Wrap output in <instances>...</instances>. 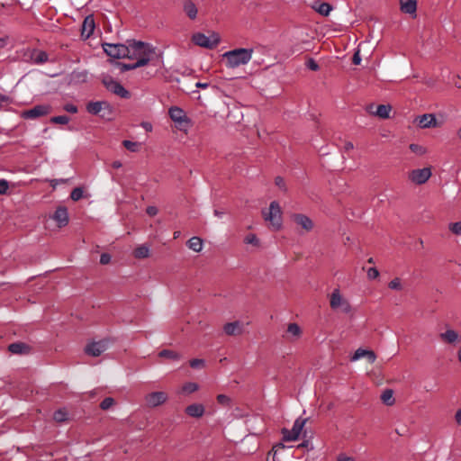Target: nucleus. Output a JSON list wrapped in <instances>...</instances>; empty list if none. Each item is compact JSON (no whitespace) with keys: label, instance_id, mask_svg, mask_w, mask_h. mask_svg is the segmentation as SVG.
Masks as SVG:
<instances>
[{"label":"nucleus","instance_id":"64","mask_svg":"<svg viewBox=\"0 0 461 461\" xmlns=\"http://www.w3.org/2000/svg\"><path fill=\"white\" fill-rule=\"evenodd\" d=\"M344 148H345L346 150H351L353 149V143L352 142H347L345 144Z\"/></svg>","mask_w":461,"mask_h":461},{"label":"nucleus","instance_id":"60","mask_svg":"<svg viewBox=\"0 0 461 461\" xmlns=\"http://www.w3.org/2000/svg\"><path fill=\"white\" fill-rule=\"evenodd\" d=\"M337 461H354L352 457L346 456H339L337 459Z\"/></svg>","mask_w":461,"mask_h":461},{"label":"nucleus","instance_id":"28","mask_svg":"<svg viewBox=\"0 0 461 461\" xmlns=\"http://www.w3.org/2000/svg\"><path fill=\"white\" fill-rule=\"evenodd\" d=\"M186 245L188 249L194 252H200L203 249V240L199 237L194 236L188 240Z\"/></svg>","mask_w":461,"mask_h":461},{"label":"nucleus","instance_id":"38","mask_svg":"<svg viewBox=\"0 0 461 461\" xmlns=\"http://www.w3.org/2000/svg\"><path fill=\"white\" fill-rule=\"evenodd\" d=\"M409 148L413 153L419 156H422L427 152L426 148L420 144L411 143Z\"/></svg>","mask_w":461,"mask_h":461},{"label":"nucleus","instance_id":"61","mask_svg":"<svg viewBox=\"0 0 461 461\" xmlns=\"http://www.w3.org/2000/svg\"><path fill=\"white\" fill-rule=\"evenodd\" d=\"M213 214L218 218H221L224 215V212L215 209Z\"/></svg>","mask_w":461,"mask_h":461},{"label":"nucleus","instance_id":"17","mask_svg":"<svg viewBox=\"0 0 461 461\" xmlns=\"http://www.w3.org/2000/svg\"><path fill=\"white\" fill-rule=\"evenodd\" d=\"M293 220L306 231H311L313 229V221L305 214L295 213L293 215Z\"/></svg>","mask_w":461,"mask_h":461},{"label":"nucleus","instance_id":"57","mask_svg":"<svg viewBox=\"0 0 461 461\" xmlns=\"http://www.w3.org/2000/svg\"><path fill=\"white\" fill-rule=\"evenodd\" d=\"M366 357L367 358V360H368L370 363H374V362L375 361V359H376V356H375V352H374V351H372V350H369V351H368V353H367V355H366Z\"/></svg>","mask_w":461,"mask_h":461},{"label":"nucleus","instance_id":"16","mask_svg":"<svg viewBox=\"0 0 461 461\" xmlns=\"http://www.w3.org/2000/svg\"><path fill=\"white\" fill-rule=\"evenodd\" d=\"M167 394L164 392H153L147 395L146 402L150 407H157L167 401Z\"/></svg>","mask_w":461,"mask_h":461},{"label":"nucleus","instance_id":"56","mask_svg":"<svg viewBox=\"0 0 461 461\" xmlns=\"http://www.w3.org/2000/svg\"><path fill=\"white\" fill-rule=\"evenodd\" d=\"M361 57H360V54H359V51H357L354 55H353V59H352V62L353 64L355 65H359L361 63Z\"/></svg>","mask_w":461,"mask_h":461},{"label":"nucleus","instance_id":"55","mask_svg":"<svg viewBox=\"0 0 461 461\" xmlns=\"http://www.w3.org/2000/svg\"><path fill=\"white\" fill-rule=\"evenodd\" d=\"M298 447H304L308 449H313V445L310 440H303L301 444L298 445Z\"/></svg>","mask_w":461,"mask_h":461},{"label":"nucleus","instance_id":"6","mask_svg":"<svg viewBox=\"0 0 461 461\" xmlns=\"http://www.w3.org/2000/svg\"><path fill=\"white\" fill-rule=\"evenodd\" d=\"M104 51L107 56L113 59H125L129 56L128 43H108L104 42L102 44Z\"/></svg>","mask_w":461,"mask_h":461},{"label":"nucleus","instance_id":"11","mask_svg":"<svg viewBox=\"0 0 461 461\" xmlns=\"http://www.w3.org/2000/svg\"><path fill=\"white\" fill-rule=\"evenodd\" d=\"M170 119L178 124L179 127L187 126L190 123L189 118L185 111L178 106H172L168 110Z\"/></svg>","mask_w":461,"mask_h":461},{"label":"nucleus","instance_id":"25","mask_svg":"<svg viewBox=\"0 0 461 461\" xmlns=\"http://www.w3.org/2000/svg\"><path fill=\"white\" fill-rule=\"evenodd\" d=\"M439 337L443 341L447 343L455 344L457 342L459 335L456 330L447 329L445 332L440 333Z\"/></svg>","mask_w":461,"mask_h":461},{"label":"nucleus","instance_id":"32","mask_svg":"<svg viewBox=\"0 0 461 461\" xmlns=\"http://www.w3.org/2000/svg\"><path fill=\"white\" fill-rule=\"evenodd\" d=\"M393 390L391 389H386L383 392L382 395H381V400L383 401L384 403H385L386 405H393V402H394V400H393Z\"/></svg>","mask_w":461,"mask_h":461},{"label":"nucleus","instance_id":"30","mask_svg":"<svg viewBox=\"0 0 461 461\" xmlns=\"http://www.w3.org/2000/svg\"><path fill=\"white\" fill-rule=\"evenodd\" d=\"M287 333L294 338H299L302 335V330L297 323H289L287 326Z\"/></svg>","mask_w":461,"mask_h":461},{"label":"nucleus","instance_id":"63","mask_svg":"<svg viewBox=\"0 0 461 461\" xmlns=\"http://www.w3.org/2000/svg\"><path fill=\"white\" fill-rule=\"evenodd\" d=\"M195 86L196 87H199V88H206L209 86V84L208 83H202V82H197L195 84Z\"/></svg>","mask_w":461,"mask_h":461},{"label":"nucleus","instance_id":"53","mask_svg":"<svg viewBox=\"0 0 461 461\" xmlns=\"http://www.w3.org/2000/svg\"><path fill=\"white\" fill-rule=\"evenodd\" d=\"M111 261V256L108 253H103L100 256V263L102 265H106Z\"/></svg>","mask_w":461,"mask_h":461},{"label":"nucleus","instance_id":"13","mask_svg":"<svg viewBox=\"0 0 461 461\" xmlns=\"http://www.w3.org/2000/svg\"><path fill=\"white\" fill-rule=\"evenodd\" d=\"M416 122L421 129L435 128L438 126V120L432 113H425L418 116Z\"/></svg>","mask_w":461,"mask_h":461},{"label":"nucleus","instance_id":"8","mask_svg":"<svg viewBox=\"0 0 461 461\" xmlns=\"http://www.w3.org/2000/svg\"><path fill=\"white\" fill-rule=\"evenodd\" d=\"M307 419L297 418L291 429L286 428L282 429L283 440L285 442H292L298 439Z\"/></svg>","mask_w":461,"mask_h":461},{"label":"nucleus","instance_id":"50","mask_svg":"<svg viewBox=\"0 0 461 461\" xmlns=\"http://www.w3.org/2000/svg\"><path fill=\"white\" fill-rule=\"evenodd\" d=\"M245 242L247 244H252V245H258V239L254 234H249L245 238Z\"/></svg>","mask_w":461,"mask_h":461},{"label":"nucleus","instance_id":"7","mask_svg":"<svg viewBox=\"0 0 461 461\" xmlns=\"http://www.w3.org/2000/svg\"><path fill=\"white\" fill-rule=\"evenodd\" d=\"M193 42L200 47L213 49L220 43V36L216 32H212L207 36L202 32H196L192 36Z\"/></svg>","mask_w":461,"mask_h":461},{"label":"nucleus","instance_id":"22","mask_svg":"<svg viewBox=\"0 0 461 461\" xmlns=\"http://www.w3.org/2000/svg\"><path fill=\"white\" fill-rule=\"evenodd\" d=\"M372 108L373 105H370V107L368 108V112L372 113L373 114L382 119L389 118V113L392 109L391 105L389 104H379L376 106L375 111H372Z\"/></svg>","mask_w":461,"mask_h":461},{"label":"nucleus","instance_id":"14","mask_svg":"<svg viewBox=\"0 0 461 461\" xmlns=\"http://www.w3.org/2000/svg\"><path fill=\"white\" fill-rule=\"evenodd\" d=\"M108 342L105 340L94 341L86 348V352L93 357H98L107 349Z\"/></svg>","mask_w":461,"mask_h":461},{"label":"nucleus","instance_id":"3","mask_svg":"<svg viewBox=\"0 0 461 461\" xmlns=\"http://www.w3.org/2000/svg\"><path fill=\"white\" fill-rule=\"evenodd\" d=\"M101 82L105 88L121 98L128 99L131 97L130 92L111 75L103 73L100 76Z\"/></svg>","mask_w":461,"mask_h":461},{"label":"nucleus","instance_id":"35","mask_svg":"<svg viewBox=\"0 0 461 461\" xmlns=\"http://www.w3.org/2000/svg\"><path fill=\"white\" fill-rule=\"evenodd\" d=\"M53 419L57 422H63L68 420V412L64 409H59L53 413Z\"/></svg>","mask_w":461,"mask_h":461},{"label":"nucleus","instance_id":"19","mask_svg":"<svg viewBox=\"0 0 461 461\" xmlns=\"http://www.w3.org/2000/svg\"><path fill=\"white\" fill-rule=\"evenodd\" d=\"M8 350L12 354L25 355L30 353L31 347L23 342H14L8 346Z\"/></svg>","mask_w":461,"mask_h":461},{"label":"nucleus","instance_id":"34","mask_svg":"<svg viewBox=\"0 0 461 461\" xmlns=\"http://www.w3.org/2000/svg\"><path fill=\"white\" fill-rule=\"evenodd\" d=\"M160 357H167L173 360L180 359V355L175 351L169 349H163L158 353Z\"/></svg>","mask_w":461,"mask_h":461},{"label":"nucleus","instance_id":"2","mask_svg":"<svg viewBox=\"0 0 461 461\" xmlns=\"http://www.w3.org/2000/svg\"><path fill=\"white\" fill-rule=\"evenodd\" d=\"M129 56L126 59L140 60L147 59V64L150 61V56L155 52L153 45L133 39L127 40Z\"/></svg>","mask_w":461,"mask_h":461},{"label":"nucleus","instance_id":"42","mask_svg":"<svg viewBox=\"0 0 461 461\" xmlns=\"http://www.w3.org/2000/svg\"><path fill=\"white\" fill-rule=\"evenodd\" d=\"M388 286L390 289L392 290H402V284H401V280L396 277V278H393L389 284H388Z\"/></svg>","mask_w":461,"mask_h":461},{"label":"nucleus","instance_id":"48","mask_svg":"<svg viewBox=\"0 0 461 461\" xmlns=\"http://www.w3.org/2000/svg\"><path fill=\"white\" fill-rule=\"evenodd\" d=\"M9 188V183L5 179H0V194H6Z\"/></svg>","mask_w":461,"mask_h":461},{"label":"nucleus","instance_id":"21","mask_svg":"<svg viewBox=\"0 0 461 461\" xmlns=\"http://www.w3.org/2000/svg\"><path fill=\"white\" fill-rule=\"evenodd\" d=\"M95 27V24L93 16H86L82 24V36L89 38L90 35L94 32Z\"/></svg>","mask_w":461,"mask_h":461},{"label":"nucleus","instance_id":"54","mask_svg":"<svg viewBox=\"0 0 461 461\" xmlns=\"http://www.w3.org/2000/svg\"><path fill=\"white\" fill-rule=\"evenodd\" d=\"M158 208L156 206H153V205L148 206L147 209H146V212L149 216H155L158 213Z\"/></svg>","mask_w":461,"mask_h":461},{"label":"nucleus","instance_id":"36","mask_svg":"<svg viewBox=\"0 0 461 461\" xmlns=\"http://www.w3.org/2000/svg\"><path fill=\"white\" fill-rule=\"evenodd\" d=\"M368 349H364V348H357L354 354L351 356L350 357V361L352 362H356L357 360H359L360 358L362 357H366L367 353H368Z\"/></svg>","mask_w":461,"mask_h":461},{"label":"nucleus","instance_id":"29","mask_svg":"<svg viewBox=\"0 0 461 461\" xmlns=\"http://www.w3.org/2000/svg\"><path fill=\"white\" fill-rule=\"evenodd\" d=\"M133 254L136 258H145L149 255V249L146 245H140L135 249Z\"/></svg>","mask_w":461,"mask_h":461},{"label":"nucleus","instance_id":"26","mask_svg":"<svg viewBox=\"0 0 461 461\" xmlns=\"http://www.w3.org/2000/svg\"><path fill=\"white\" fill-rule=\"evenodd\" d=\"M417 3L415 0H401V10L408 14H412L416 12Z\"/></svg>","mask_w":461,"mask_h":461},{"label":"nucleus","instance_id":"31","mask_svg":"<svg viewBox=\"0 0 461 461\" xmlns=\"http://www.w3.org/2000/svg\"><path fill=\"white\" fill-rule=\"evenodd\" d=\"M315 10L323 16H328L332 10V6L328 3L318 4V6H314Z\"/></svg>","mask_w":461,"mask_h":461},{"label":"nucleus","instance_id":"1","mask_svg":"<svg viewBox=\"0 0 461 461\" xmlns=\"http://www.w3.org/2000/svg\"><path fill=\"white\" fill-rule=\"evenodd\" d=\"M252 54L253 49L238 48L226 51L222 57L225 59L227 68H236L248 64L252 59Z\"/></svg>","mask_w":461,"mask_h":461},{"label":"nucleus","instance_id":"27","mask_svg":"<svg viewBox=\"0 0 461 461\" xmlns=\"http://www.w3.org/2000/svg\"><path fill=\"white\" fill-rule=\"evenodd\" d=\"M32 59L33 63L41 65L49 60V55L46 51L43 50H34L32 54Z\"/></svg>","mask_w":461,"mask_h":461},{"label":"nucleus","instance_id":"41","mask_svg":"<svg viewBox=\"0 0 461 461\" xmlns=\"http://www.w3.org/2000/svg\"><path fill=\"white\" fill-rule=\"evenodd\" d=\"M114 404V400L112 397H106L104 398L102 402L100 403V408L104 411L108 410Z\"/></svg>","mask_w":461,"mask_h":461},{"label":"nucleus","instance_id":"20","mask_svg":"<svg viewBox=\"0 0 461 461\" xmlns=\"http://www.w3.org/2000/svg\"><path fill=\"white\" fill-rule=\"evenodd\" d=\"M223 330L227 335L230 336L238 335L242 333L243 326L239 321L228 322L223 326Z\"/></svg>","mask_w":461,"mask_h":461},{"label":"nucleus","instance_id":"43","mask_svg":"<svg viewBox=\"0 0 461 461\" xmlns=\"http://www.w3.org/2000/svg\"><path fill=\"white\" fill-rule=\"evenodd\" d=\"M449 230L456 235L461 236V221L449 224Z\"/></svg>","mask_w":461,"mask_h":461},{"label":"nucleus","instance_id":"33","mask_svg":"<svg viewBox=\"0 0 461 461\" xmlns=\"http://www.w3.org/2000/svg\"><path fill=\"white\" fill-rule=\"evenodd\" d=\"M122 145L131 152H138L140 148V143L128 140H123Z\"/></svg>","mask_w":461,"mask_h":461},{"label":"nucleus","instance_id":"10","mask_svg":"<svg viewBox=\"0 0 461 461\" xmlns=\"http://www.w3.org/2000/svg\"><path fill=\"white\" fill-rule=\"evenodd\" d=\"M51 112V106L49 104H38L32 109L22 112L21 116L25 120H34L39 117L48 115Z\"/></svg>","mask_w":461,"mask_h":461},{"label":"nucleus","instance_id":"47","mask_svg":"<svg viewBox=\"0 0 461 461\" xmlns=\"http://www.w3.org/2000/svg\"><path fill=\"white\" fill-rule=\"evenodd\" d=\"M204 365V360L200 358H194L190 361V366L192 368H199Z\"/></svg>","mask_w":461,"mask_h":461},{"label":"nucleus","instance_id":"5","mask_svg":"<svg viewBox=\"0 0 461 461\" xmlns=\"http://www.w3.org/2000/svg\"><path fill=\"white\" fill-rule=\"evenodd\" d=\"M265 221H269L276 230L282 226V212L281 207L276 201H273L269 204L268 212L262 211Z\"/></svg>","mask_w":461,"mask_h":461},{"label":"nucleus","instance_id":"15","mask_svg":"<svg viewBox=\"0 0 461 461\" xmlns=\"http://www.w3.org/2000/svg\"><path fill=\"white\" fill-rule=\"evenodd\" d=\"M51 218L57 222L59 227L66 226L69 221L68 209L64 206L58 207Z\"/></svg>","mask_w":461,"mask_h":461},{"label":"nucleus","instance_id":"39","mask_svg":"<svg viewBox=\"0 0 461 461\" xmlns=\"http://www.w3.org/2000/svg\"><path fill=\"white\" fill-rule=\"evenodd\" d=\"M84 195V190L82 187H76L72 190L70 194V198L73 201H78L80 200Z\"/></svg>","mask_w":461,"mask_h":461},{"label":"nucleus","instance_id":"44","mask_svg":"<svg viewBox=\"0 0 461 461\" xmlns=\"http://www.w3.org/2000/svg\"><path fill=\"white\" fill-rule=\"evenodd\" d=\"M217 401L220 404L224 406H229L230 404V398L226 394H219L217 396Z\"/></svg>","mask_w":461,"mask_h":461},{"label":"nucleus","instance_id":"52","mask_svg":"<svg viewBox=\"0 0 461 461\" xmlns=\"http://www.w3.org/2000/svg\"><path fill=\"white\" fill-rule=\"evenodd\" d=\"M379 276V271L375 267H370L367 270V276L369 279H375Z\"/></svg>","mask_w":461,"mask_h":461},{"label":"nucleus","instance_id":"12","mask_svg":"<svg viewBox=\"0 0 461 461\" xmlns=\"http://www.w3.org/2000/svg\"><path fill=\"white\" fill-rule=\"evenodd\" d=\"M431 176V170L429 167H423L420 169H414L410 173V179L417 184L422 185L426 183Z\"/></svg>","mask_w":461,"mask_h":461},{"label":"nucleus","instance_id":"23","mask_svg":"<svg viewBox=\"0 0 461 461\" xmlns=\"http://www.w3.org/2000/svg\"><path fill=\"white\" fill-rule=\"evenodd\" d=\"M183 10L191 20H194L197 17L198 9L195 4L191 0H185L183 4Z\"/></svg>","mask_w":461,"mask_h":461},{"label":"nucleus","instance_id":"37","mask_svg":"<svg viewBox=\"0 0 461 461\" xmlns=\"http://www.w3.org/2000/svg\"><path fill=\"white\" fill-rule=\"evenodd\" d=\"M285 448V446L283 443H277L272 447V450L270 451L269 454L273 455V461H279L277 458V455L280 451L284 450Z\"/></svg>","mask_w":461,"mask_h":461},{"label":"nucleus","instance_id":"62","mask_svg":"<svg viewBox=\"0 0 461 461\" xmlns=\"http://www.w3.org/2000/svg\"><path fill=\"white\" fill-rule=\"evenodd\" d=\"M112 166H113V168H120V167H122V164L121 161L115 160V161L113 162Z\"/></svg>","mask_w":461,"mask_h":461},{"label":"nucleus","instance_id":"46","mask_svg":"<svg viewBox=\"0 0 461 461\" xmlns=\"http://www.w3.org/2000/svg\"><path fill=\"white\" fill-rule=\"evenodd\" d=\"M275 184L283 191H286L287 188H286V185H285V179L282 177V176H276L275 178Z\"/></svg>","mask_w":461,"mask_h":461},{"label":"nucleus","instance_id":"59","mask_svg":"<svg viewBox=\"0 0 461 461\" xmlns=\"http://www.w3.org/2000/svg\"><path fill=\"white\" fill-rule=\"evenodd\" d=\"M456 422L461 427V409H458L455 414Z\"/></svg>","mask_w":461,"mask_h":461},{"label":"nucleus","instance_id":"4","mask_svg":"<svg viewBox=\"0 0 461 461\" xmlns=\"http://www.w3.org/2000/svg\"><path fill=\"white\" fill-rule=\"evenodd\" d=\"M88 113L100 115L103 119H110L113 113V107L106 101H91L86 107Z\"/></svg>","mask_w":461,"mask_h":461},{"label":"nucleus","instance_id":"40","mask_svg":"<svg viewBox=\"0 0 461 461\" xmlns=\"http://www.w3.org/2000/svg\"><path fill=\"white\" fill-rule=\"evenodd\" d=\"M50 122L52 123H57V124H67L69 122V117L67 115L54 116L50 119Z\"/></svg>","mask_w":461,"mask_h":461},{"label":"nucleus","instance_id":"58","mask_svg":"<svg viewBox=\"0 0 461 461\" xmlns=\"http://www.w3.org/2000/svg\"><path fill=\"white\" fill-rule=\"evenodd\" d=\"M141 127L147 131H152V125L150 122H141Z\"/></svg>","mask_w":461,"mask_h":461},{"label":"nucleus","instance_id":"9","mask_svg":"<svg viewBox=\"0 0 461 461\" xmlns=\"http://www.w3.org/2000/svg\"><path fill=\"white\" fill-rule=\"evenodd\" d=\"M330 304L331 309H340L342 312L348 313L351 311L350 303L342 297L339 288L333 290L330 298Z\"/></svg>","mask_w":461,"mask_h":461},{"label":"nucleus","instance_id":"45","mask_svg":"<svg viewBox=\"0 0 461 461\" xmlns=\"http://www.w3.org/2000/svg\"><path fill=\"white\" fill-rule=\"evenodd\" d=\"M183 389L185 392L191 393L198 389V385L195 383H187L184 385Z\"/></svg>","mask_w":461,"mask_h":461},{"label":"nucleus","instance_id":"49","mask_svg":"<svg viewBox=\"0 0 461 461\" xmlns=\"http://www.w3.org/2000/svg\"><path fill=\"white\" fill-rule=\"evenodd\" d=\"M63 109L68 112V113H77L78 109L77 107L71 104V103H68V104H66L64 106H63Z\"/></svg>","mask_w":461,"mask_h":461},{"label":"nucleus","instance_id":"18","mask_svg":"<svg viewBox=\"0 0 461 461\" xmlns=\"http://www.w3.org/2000/svg\"><path fill=\"white\" fill-rule=\"evenodd\" d=\"M113 66L120 68L122 72L136 69L140 67H144L147 65V59H142L140 60H137L134 63H123L120 61L113 62Z\"/></svg>","mask_w":461,"mask_h":461},{"label":"nucleus","instance_id":"51","mask_svg":"<svg viewBox=\"0 0 461 461\" xmlns=\"http://www.w3.org/2000/svg\"><path fill=\"white\" fill-rule=\"evenodd\" d=\"M306 67L312 71H317L320 68L319 65L317 64V62L313 59H308V61L306 63Z\"/></svg>","mask_w":461,"mask_h":461},{"label":"nucleus","instance_id":"24","mask_svg":"<svg viewBox=\"0 0 461 461\" xmlns=\"http://www.w3.org/2000/svg\"><path fill=\"white\" fill-rule=\"evenodd\" d=\"M185 412L191 417L200 418L204 413V407L201 403H193L185 408Z\"/></svg>","mask_w":461,"mask_h":461}]
</instances>
